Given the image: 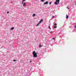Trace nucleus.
Segmentation results:
<instances>
[{
	"label": "nucleus",
	"instance_id": "nucleus-1",
	"mask_svg": "<svg viewBox=\"0 0 76 76\" xmlns=\"http://www.w3.org/2000/svg\"><path fill=\"white\" fill-rule=\"evenodd\" d=\"M33 56L34 57H37V53H35V51H34L33 52Z\"/></svg>",
	"mask_w": 76,
	"mask_h": 76
},
{
	"label": "nucleus",
	"instance_id": "nucleus-2",
	"mask_svg": "<svg viewBox=\"0 0 76 76\" xmlns=\"http://www.w3.org/2000/svg\"><path fill=\"white\" fill-rule=\"evenodd\" d=\"M59 3H60V0H56L55 3V4H59Z\"/></svg>",
	"mask_w": 76,
	"mask_h": 76
},
{
	"label": "nucleus",
	"instance_id": "nucleus-3",
	"mask_svg": "<svg viewBox=\"0 0 76 76\" xmlns=\"http://www.w3.org/2000/svg\"><path fill=\"white\" fill-rule=\"evenodd\" d=\"M22 4L23 6L24 7H25L26 4V3H25V2H22Z\"/></svg>",
	"mask_w": 76,
	"mask_h": 76
},
{
	"label": "nucleus",
	"instance_id": "nucleus-4",
	"mask_svg": "<svg viewBox=\"0 0 76 76\" xmlns=\"http://www.w3.org/2000/svg\"><path fill=\"white\" fill-rule=\"evenodd\" d=\"M48 3V1H47L46 2H45L44 4H47Z\"/></svg>",
	"mask_w": 76,
	"mask_h": 76
},
{
	"label": "nucleus",
	"instance_id": "nucleus-5",
	"mask_svg": "<svg viewBox=\"0 0 76 76\" xmlns=\"http://www.w3.org/2000/svg\"><path fill=\"white\" fill-rule=\"evenodd\" d=\"M43 21V20L42 19L41 20H40V21L39 22V23H41Z\"/></svg>",
	"mask_w": 76,
	"mask_h": 76
},
{
	"label": "nucleus",
	"instance_id": "nucleus-6",
	"mask_svg": "<svg viewBox=\"0 0 76 76\" xmlns=\"http://www.w3.org/2000/svg\"><path fill=\"white\" fill-rule=\"evenodd\" d=\"M13 29H14V27H13L10 28L11 31H12V30H13Z\"/></svg>",
	"mask_w": 76,
	"mask_h": 76
},
{
	"label": "nucleus",
	"instance_id": "nucleus-7",
	"mask_svg": "<svg viewBox=\"0 0 76 76\" xmlns=\"http://www.w3.org/2000/svg\"><path fill=\"white\" fill-rule=\"evenodd\" d=\"M66 19H68V18H69V16L67 15V14L66 15Z\"/></svg>",
	"mask_w": 76,
	"mask_h": 76
},
{
	"label": "nucleus",
	"instance_id": "nucleus-8",
	"mask_svg": "<svg viewBox=\"0 0 76 76\" xmlns=\"http://www.w3.org/2000/svg\"><path fill=\"white\" fill-rule=\"evenodd\" d=\"M35 15H36V14H34L33 15V17H34V16H35Z\"/></svg>",
	"mask_w": 76,
	"mask_h": 76
},
{
	"label": "nucleus",
	"instance_id": "nucleus-9",
	"mask_svg": "<svg viewBox=\"0 0 76 76\" xmlns=\"http://www.w3.org/2000/svg\"><path fill=\"white\" fill-rule=\"evenodd\" d=\"M39 24H40V23H38V24H37V26H38V25H39Z\"/></svg>",
	"mask_w": 76,
	"mask_h": 76
},
{
	"label": "nucleus",
	"instance_id": "nucleus-10",
	"mask_svg": "<svg viewBox=\"0 0 76 76\" xmlns=\"http://www.w3.org/2000/svg\"><path fill=\"white\" fill-rule=\"evenodd\" d=\"M54 28H57V26H54L53 27Z\"/></svg>",
	"mask_w": 76,
	"mask_h": 76
},
{
	"label": "nucleus",
	"instance_id": "nucleus-11",
	"mask_svg": "<svg viewBox=\"0 0 76 76\" xmlns=\"http://www.w3.org/2000/svg\"><path fill=\"white\" fill-rule=\"evenodd\" d=\"M41 1L42 2H44V0H41Z\"/></svg>",
	"mask_w": 76,
	"mask_h": 76
},
{
	"label": "nucleus",
	"instance_id": "nucleus-12",
	"mask_svg": "<svg viewBox=\"0 0 76 76\" xmlns=\"http://www.w3.org/2000/svg\"><path fill=\"white\" fill-rule=\"evenodd\" d=\"M39 48L42 47V46H41V44H40V45H39Z\"/></svg>",
	"mask_w": 76,
	"mask_h": 76
},
{
	"label": "nucleus",
	"instance_id": "nucleus-13",
	"mask_svg": "<svg viewBox=\"0 0 76 76\" xmlns=\"http://www.w3.org/2000/svg\"><path fill=\"white\" fill-rule=\"evenodd\" d=\"M24 1H25V0H23L22 2H23V3Z\"/></svg>",
	"mask_w": 76,
	"mask_h": 76
},
{
	"label": "nucleus",
	"instance_id": "nucleus-14",
	"mask_svg": "<svg viewBox=\"0 0 76 76\" xmlns=\"http://www.w3.org/2000/svg\"><path fill=\"white\" fill-rule=\"evenodd\" d=\"M13 61H16V60L14 59L13 60Z\"/></svg>",
	"mask_w": 76,
	"mask_h": 76
},
{
	"label": "nucleus",
	"instance_id": "nucleus-15",
	"mask_svg": "<svg viewBox=\"0 0 76 76\" xmlns=\"http://www.w3.org/2000/svg\"><path fill=\"white\" fill-rule=\"evenodd\" d=\"M55 25H57V23H56L54 24Z\"/></svg>",
	"mask_w": 76,
	"mask_h": 76
},
{
	"label": "nucleus",
	"instance_id": "nucleus-16",
	"mask_svg": "<svg viewBox=\"0 0 76 76\" xmlns=\"http://www.w3.org/2000/svg\"><path fill=\"white\" fill-rule=\"evenodd\" d=\"M49 4H51V2H50L49 3Z\"/></svg>",
	"mask_w": 76,
	"mask_h": 76
},
{
	"label": "nucleus",
	"instance_id": "nucleus-17",
	"mask_svg": "<svg viewBox=\"0 0 76 76\" xmlns=\"http://www.w3.org/2000/svg\"><path fill=\"white\" fill-rule=\"evenodd\" d=\"M49 29H51V28H50V26H49Z\"/></svg>",
	"mask_w": 76,
	"mask_h": 76
},
{
	"label": "nucleus",
	"instance_id": "nucleus-18",
	"mask_svg": "<svg viewBox=\"0 0 76 76\" xmlns=\"http://www.w3.org/2000/svg\"><path fill=\"white\" fill-rule=\"evenodd\" d=\"M32 61H29V63H31Z\"/></svg>",
	"mask_w": 76,
	"mask_h": 76
},
{
	"label": "nucleus",
	"instance_id": "nucleus-19",
	"mask_svg": "<svg viewBox=\"0 0 76 76\" xmlns=\"http://www.w3.org/2000/svg\"><path fill=\"white\" fill-rule=\"evenodd\" d=\"M9 13V11H8L7 12V13Z\"/></svg>",
	"mask_w": 76,
	"mask_h": 76
},
{
	"label": "nucleus",
	"instance_id": "nucleus-20",
	"mask_svg": "<svg viewBox=\"0 0 76 76\" xmlns=\"http://www.w3.org/2000/svg\"><path fill=\"white\" fill-rule=\"evenodd\" d=\"M53 39H56L54 38H53Z\"/></svg>",
	"mask_w": 76,
	"mask_h": 76
},
{
	"label": "nucleus",
	"instance_id": "nucleus-21",
	"mask_svg": "<svg viewBox=\"0 0 76 76\" xmlns=\"http://www.w3.org/2000/svg\"><path fill=\"white\" fill-rule=\"evenodd\" d=\"M54 18V17L53 16V17H52V18Z\"/></svg>",
	"mask_w": 76,
	"mask_h": 76
},
{
	"label": "nucleus",
	"instance_id": "nucleus-22",
	"mask_svg": "<svg viewBox=\"0 0 76 76\" xmlns=\"http://www.w3.org/2000/svg\"><path fill=\"white\" fill-rule=\"evenodd\" d=\"M51 33H52V31H51Z\"/></svg>",
	"mask_w": 76,
	"mask_h": 76
},
{
	"label": "nucleus",
	"instance_id": "nucleus-23",
	"mask_svg": "<svg viewBox=\"0 0 76 76\" xmlns=\"http://www.w3.org/2000/svg\"><path fill=\"white\" fill-rule=\"evenodd\" d=\"M37 54H38V53H37Z\"/></svg>",
	"mask_w": 76,
	"mask_h": 76
},
{
	"label": "nucleus",
	"instance_id": "nucleus-24",
	"mask_svg": "<svg viewBox=\"0 0 76 76\" xmlns=\"http://www.w3.org/2000/svg\"><path fill=\"white\" fill-rule=\"evenodd\" d=\"M76 5V4H75Z\"/></svg>",
	"mask_w": 76,
	"mask_h": 76
}]
</instances>
